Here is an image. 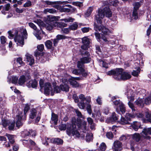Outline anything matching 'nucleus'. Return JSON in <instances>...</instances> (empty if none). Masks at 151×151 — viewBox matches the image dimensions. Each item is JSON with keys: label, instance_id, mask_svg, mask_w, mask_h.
<instances>
[{"label": "nucleus", "instance_id": "obj_27", "mask_svg": "<svg viewBox=\"0 0 151 151\" xmlns=\"http://www.w3.org/2000/svg\"><path fill=\"white\" fill-rule=\"evenodd\" d=\"M37 85V82L36 80H31L27 83V86L29 87H32L33 88L36 87Z\"/></svg>", "mask_w": 151, "mask_h": 151}, {"label": "nucleus", "instance_id": "obj_31", "mask_svg": "<svg viewBox=\"0 0 151 151\" xmlns=\"http://www.w3.org/2000/svg\"><path fill=\"white\" fill-rule=\"evenodd\" d=\"M17 63H14V65H21V66H23L25 65L24 63L22 60V58L20 57H19L17 59Z\"/></svg>", "mask_w": 151, "mask_h": 151}, {"label": "nucleus", "instance_id": "obj_63", "mask_svg": "<svg viewBox=\"0 0 151 151\" xmlns=\"http://www.w3.org/2000/svg\"><path fill=\"white\" fill-rule=\"evenodd\" d=\"M1 42V43L3 44H4L6 42V39L4 36H1L0 37Z\"/></svg>", "mask_w": 151, "mask_h": 151}, {"label": "nucleus", "instance_id": "obj_64", "mask_svg": "<svg viewBox=\"0 0 151 151\" xmlns=\"http://www.w3.org/2000/svg\"><path fill=\"white\" fill-rule=\"evenodd\" d=\"M104 40L105 42L108 41V43L111 44V45H114L115 43V41L113 39V40H110L108 41L106 39H104Z\"/></svg>", "mask_w": 151, "mask_h": 151}, {"label": "nucleus", "instance_id": "obj_47", "mask_svg": "<svg viewBox=\"0 0 151 151\" xmlns=\"http://www.w3.org/2000/svg\"><path fill=\"white\" fill-rule=\"evenodd\" d=\"M2 122L3 126L5 127L8 126L9 124L10 123V121L4 119L2 120Z\"/></svg>", "mask_w": 151, "mask_h": 151}, {"label": "nucleus", "instance_id": "obj_59", "mask_svg": "<svg viewBox=\"0 0 151 151\" xmlns=\"http://www.w3.org/2000/svg\"><path fill=\"white\" fill-rule=\"evenodd\" d=\"M12 83L14 84H17V83L18 78L16 76H13L12 77Z\"/></svg>", "mask_w": 151, "mask_h": 151}, {"label": "nucleus", "instance_id": "obj_37", "mask_svg": "<svg viewBox=\"0 0 151 151\" xmlns=\"http://www.w3.org/2000/svg\"><path fill=\"white\" fill-rule=\"evenodd\" d=\"M106 146L104 142L102 143L99 147V151H105L106 149Z\"/></svg>", "mask_w": 151, "mask_h": 151}, {"label": "nucleus", "instance_id": "obj_56", "mask_svg": "<svg viewBox=\"0 0 151 151\" xmlns=\"http://www.w3.org/2000/svg\"><path fill=\"white\" fill-rule=\"evenodd\" d=\"M151 102V96H150L145 99V103L147 104H149Z\"/></svg>", "mask_w": 151, "mask_h": 151}, {"label": "nucleus", "instance_id": "obj_3", "mask_svg": "<svg viewBox=\"0 0 151 151\" xmlns=\"http://www.w3.org/2000/svg\"><path fill=\"white\" fill-rule=\"evenodd\" d=\"M21 36L18 35V32L16 29L13 30L12 32L9 31L8 32L9 35L8 37L9 38L12 39L15 36L14 40L17 45L22 47L24 44V38L26 39L27 37V33L26 29L23 28L21 29Z\"/></svg>", "mask_w": 151, "mask_h": 151}, {"label": "nucleus", "instance_id": "obj_22", "mask_svg": "<svg viewBox=\"0 0 151 151\" xmlns=\"http://www.w3.org/2000/svg\"><path fill=\"white\" fill-rule=\"evenodd\" d=\"M21 141L22 142L23 145L26 146H34L35 145V142L31 139H28L27 140L25 139L21 140Z\"/></svg>", "mask_w": 151, "mask_h": 151}, {"label": "nucleus", "instance_id": "obj_40", "mask_svg": "<svg viewBox=\"0 0 151 151\" xmlns=\"http://www.w3.org/2000/svg\"><path fill=\"white\" fill-rule=\"evenodd\" d=\"M119 107L120 111L122 113V114H123L126 111V109L123 104V103H121Z\"/></svg>", "mask_w": 151, "mask_h": 151}, {"label": "nucleus", "instance_id": "obj_13", "mask_svg": "<svg viewBox=\"0 0 151 151\" xmlns=\"http://www.w3.org/2000/svg\"><path fill=\"white\" fill-rule=\"evenodd\" d=\"M68 82L67 80L64 79L62 80V83L60 85V88L61 90L68 92L69 91V87L68 84Z\"/></svg>", "mask_w": 151, "mask_h": 151}, {"label": "nucleus", "instance_id": "obj_25", "mask_svg": "<svg viewBox=\"0 0 151 151\" xmlns=\"http://www.w3.org/2000/svg\"><path fill=\"white\" fill-rule=\"evenodd\" d=\"M132 128L135 131H137L140 127L141 124L139 122L134 121L132 123H130Z\"/></svg>", "mask_w": 151, "mask_h": 151}, {"label": "nucleus", "instance_id": "obj_55", "mask_svg": "<svg viewBox=\"0 0 151 151\" xmlns=\"http://www.w3.org/2000/svg\"><path fill=\"white\" fill-rule=\"evenodd\" d=\"M29 26L31 28L34 29L35 31H37V27L36 25L32 22L28 23Z\"/></svg>", "mask_w": 151, "mask_h": 151}, {"label": "nucleus", "instance_id": "obj_41", "mask_svg": "<svg viewBox=\"0 0 151 151\" xmlns=\"http://www.w3.org/2000/svg\"><path fill=\"white\" fill-rule=\"evenodd\" d=\"M52 45V42L50 40L47 41L45 42V45L48 49L51 48Z\"/></svg>", "mask_w": 151, "mask_h": 151}, {"label": "nucleus", "instance_id": "obj_54", "mask_svg": "<svg viewBox=\"0 0 151 151\" xmlns=\"http://www.w3.org/2000/svg\"><path fill=\"white\" fill-rule=\"evenodd\" d=\"M34 22L37 23L39 26H43L44 25V23L40 19L35 20Z\"/></svg>", "mask_w": 151, "mask_h": 151}, {"label": "nucleus", "instance_id": "obj_17", "mask_svg": "<svg viewBox=\"0 0 151 151\" xmlns=\"http://www.w3.org/2000/svg\"><path fill=\"white\" fill-rule=\"evenodd\" d=\"M122 144L118 140L114 142L112 147V149L114 151H119V149L122 147Z\"/></svg>", "mask_w": 151, "mask_h": 151}, {"label": "nucleus", "instance_id": "obj_61", "mask_svg": "<svg viewBox=\"0 0 151 151\" xmlns=\"http://www.w3.org/2000/svg\"><path fill=\"white\" fill-rule=\"evenodd\" d=\"M66 37L61 35H58L56 37V38L58 40H60L61 39H65Z\"/></svg>", "mask_w": 151, "mask_h": 151}, {"label": "nucleus", "instance_id": "obj_51", "mask_svg": "<svg viewBox=\"0 0 151 151\" xmlns=\"http://www.w3.org/2000/svg\"><path fill=\"white\" fill-rule=\"evenodd\" d=\"M32 5L31 2L28 0L24 4L23 6L24 7H29L31 6Z\"/></svg>", "mask_w": 151, "mask_h": 151}, {"label": "nucleus", "instance_id": "obj_20", "mask_svg": "<svg viewBox=\"0 0 151 151\" xmlns=\"http://www.w3.org/2000/svg\"><path fill=\"white\" fill-rule=\"evenodd\" d=\"M27 61L28 65L31 66L33 65L35 63V60L32 56L27 53L25 55Z\"/></svg>", "mask_w": 151, "mask_h": 151}, {"label": "nucleus", "instance_id": "obj_43", "mask_svg": "<svg viewBox=\"0 0 151 151\" xmlns=\"http://www.w3.org/2000/svg\"><path fill=\"white\" fill-rule=\"evenodd\" d=\"M93 134L91 133H87L86 137L87 141L89 142L92 140Z\"/></svg>", "mask_w": 151, "mask_h": 151}, {"label": "nucleus", "instance_id": "obj_6", "mask_svg": "<svg viewBox=\"0 0 151 151\" xmlns=\"http://www.w3.org/2000/svg\"><path fill=\"white\" fill-rule=\"evenodd\" d=\"M29 106L28 104H25L24 109V113H21L16 116V125L19 128L23 124V121L26 119V114L29 109Z\"/></svg>", "mask_w": 151, "mask_h": 151}, {"label": "nucleus", "instance_id": "obj_48", "mask_svg": "<svg viewBox=\"0 0 151 151\" xmlns=\"http://www.w3.org/2000/svg\"><path fill=\"white\" fill-rule=\"evenodd\" d=\"M128 105L129 107L131 109L132 111L134 113V112L136 111L135 107L133 104L131 102V101H129L128 102Z\"/></svg>", "mask_w": 151, "mask_h": 151}, {"label": "nucleus", "instance_id": "obj_29", "mask_svg": "<svg viewBox=\"0 0 151 151\" xmlns=\"http://www.w3.org/2000/svg\"><path fill=\"white\" fill-rule=\"evenodd\" d=\"M67 26V24L62 22H55L54 24V27H55L62 28Z\"/></svg>", "mask_w": 151, "mask_h": 151}, {"label": "nucleus", "instance_id": "obj_10", "mask_svg": "<svg viewBox=\"0 0 151 151\" xmlns=\"http://www.w3.org/2000/svg\"><path fill=\"white\" fill-rule=\"evenodd\" d=\"M94 29L96 31L101 32L104 34L106 35L109 34L110 32L109 30L106 27L101 25L99 26L96 23H94Z\"/></svg>", "mask_w": 151, "mask_h": 151}, {"label": "nucleus", "instance_id": "obj_50", "mask_svg": "<svg viewBox=\"0 0 151 151\" xmlns=\"http://www.w3.org/2000/svg\"><path fill=\"white\" fill-rule=\"evenodd\" d=\"M134 6V10H137L140 6V3L139 2H136L134 3L133 4Z\"/></svg>", "mask_w": 151, "mask_h": 151}, {"label": "nucleus", "instance_id": "obj_32", "mask_svg": "<svg viewBox=\"0 0 151 151\" xmlns=\"http://www.w3.org/2000/svg\"><path fill=\"white\" fill-rule=\"evenodd\" d=\"M119 0H109L108 4L111 6H116L119 3ZM124 1H127L128 0H122Z\"/></svg>", "mask_w": 151, "mask_h": 151}, {"label": "nucleus", "instance_id": "obj_35", "mask_svg": "<svg viewBox=\"0 0 151 151\" xmlns=\"http://www.w3.org/2000/svg\"><path fill=\"white\" fill-rule=\"evenodd\" d=\"M78 23L75 22L69 26V28L70 30H76L78 27Z\"/></svg>", "mask_w": 151, "mask_h": 151}, {"label": "nucleus", "instance_id": "obj_38", "mask_svg": "<svg viewBox=\"0 0 151 151\" xmlns=\"http://www.w3.org/2000/svg\"><path fill=\"white\" fill-rule=\"evenodd\" d=\"M46 29L49 30H52L53 27H54V25L53 24L50 23H46Z\"/></svg>", "mask_w": 151, "mask_h": 151}, {"label": "nucleus", "instance_id": "obj_9", "mask_svg": "<svg viewBox=\"0 0 151 151\" xmlns=\"http://www.w3.org/2000/svg\"><path fill=\"white\" fill-rule=\"evenodd\" d=\"M73 73L77 75H82L83 77H86L88 73L82 67H77L72 70Z\"/></svg>", "mask_w": 151, "mask_h": 151}, {"label": "nucleus", "instance_id": "obj_34", "mask_svg": "<svg viewBox=\"0 0 151 151\" xmlns=\"http://www.w3.org/2000/svg\"><path fill=\"white\" fill-rule=\"evenodd\" d=\"M56 12V10L53 9H45L43 11V13L46 14H47L48 13L53 14Z\"/></svg>", "mask_w": 151, "mask_h": 151}, {"label": "nucleus", "instance_id": "obj_16", "mask_svg": "<svg viewBox=\"0 0 151 151\" xmlns=\"http://www.w3.org/2000/svg\"><path fill=\"white\" fill-rule=\"evenodd\" d=\"M132 139L137 142L139 141H142L144 139V137H143L142 133L141 134L137 133H135L132 135Z\"/></svg>", "mask_w": 151, "mask_h": 151}, {"label": "nucleus", "instance_id": "obj_4", "mask_svg": "<svg viewBox=\"0 0 151 151\" xmlns=\"http://www.w3.org/2000/svg\"><path fill=\"white\" fill-rule=\"evenodd\" d=\"M79 99L81 100L80 102L78 104L79 108L82 109H84L86 106V109L88 113L91 114L92 112L91 106L90 103H91V98L90 97H87L85 98L83 94H81L79 96Z\"/></svg>", "mask_w": 151, "mask_h": 151}, {"label": "nucleus", "instance_id": "obj_42", "mask_svg": "<svg viewBox=\"0 0 151 151\" xmlns=\"http://www.w3.org/2000/svg\"><path fill=\"white\" fill-rule=\"evenodd\" d=\"M93 9V7H89L87 10V12L85 13V15L87 17L89 16L91 14Z\"/></svg>", "mask_w": 151, "mask_h": 151}, {"label": "nucleus", "instance_id": "obj_30", "mask_svg": "<svg viewBox=\"0 0 151 151\" xmlns=\"http://www.w3.org/2000/svg\"><path fill=\"white\" fill-rule=\"evenodd\" d=\"M6 135L8 138L9 142L10 143L13 144L14 143L15 140L14 138L15 136L14 135L6 134Z\"/></svg>", "mask_w": 151, "mask_h": 151}, {"label": "nucleus", "instance_id": "obj_44", "mask_svg": "<svg viewBox=\"0 0 151 151\" xmlns=\"http://www.w3.org/2000/svg\"><path fill=\"white\" fill-rule=\"evenodd\" d=\"M15 125V122H10L8 126L9 129L10 130H13L14 128Z\"/></svg>", "mask_w": 151, "mask_h": 151}, {"label": "nucleus", "instance_id": "obj_5", "mask_svg": "<svg viewBox=\"0 0 151 151\" xmlns=\"http://www.w3.org/2000/svg\"><path fill=\"white\" fill-rule=\"evenodd\" d=\"M112 14V12L108 7H106L103 9L100 8L98 10V14L95 15V19L98 23L101 24L102 22L101 19L105 16L106 17H110L111 16Z\"/></svg>", "mask_w": 151, "mask_h": 151}, {"label": "nucleus", "instance_id": "obj_60", "mask_svg": "<svg viewBox=\"0 0 151 151\" xmlns=\"http://www.w3.org/2000/svg\"><path fill=\"white\" fill-rule=\"evenodd\" d=\"M61 90L60 88L58 86H56L54 87V91L56 93L60 92Z\"/></svg>", "mask_w": 151, "mask_h": 151}, {"label": "nucleus", "instance_id": "obj_18", "mask_svg": "<svg viewBox=\"0 0 151 151\" xmlns=\"http://www.w3.org/2000/svg\"><path fill=\"white\" fill-rule=\"evenodd\" d=\"M45 93V94H49L50 92L52 93V90L51 84L49 83H45L44 86Z\"/></svg>", "mask_w": 151, "mask_h": 151}, {"label": "nucleus", "instance_id": "obj_19", "mask_svg": "<svg viewBox=\"0 0 151 151\" xmlns=\"http://www.w3.org/2000/svg\"><path fill=\"white\" fill-rule=\"evenodd\" d=\"M127 97L131 101H133L134 100V93L132 89H128L126 93Z\"/></svg>", "mask_w": 151, "mask_h": 151}, {"label": "nucleus", "instance_id": "obj_2", "mask_svg": "<svg viewBox=\"0 0 151 151\" xmlns=\"http://www.w3.org/2000/svg\"><path fill=\"white\" fill-rule=\"evenodd\" d=\"M107 73L109 75H112L116 81L126 80L131 77L129 72L124 71L122 68H116L115 70H111Z\"/></svg>", "mask_w": 151, "mask_h": 151}, {"label": "nucleus", "instance_id": "obj_33", "mask_svg": "<svg viewBox=\"0 0 151 151\" xmlns=\"http://www.w3.org/2000/svg\"><path fill=\"white\" fill-rule=\"evenodd\" d=\"M136 70H134L132 73V75L134 76L137 77L140 72V68L138 67L136 69Z\"/></svg>", "mask_w": 151, "mask_h": 151}, {"label": "nucleus", "instance_id": "obj_1", "mask_svg": "<svg viewBox=\"0 0 151 151\" xmlns=\"http://www.w3.org/2000/svg\"><path fill=\"white\" fill-rule=\"evenodd\" d=\"M75 111L78 118L76 120V118H73L72 120V128L67 127L66 132L67 134L69 136H73L75 137H80V134L76 129L77 125L79 129H82V132L85 133L87 131L86 127V122L83 120H81L79 118H83V117L81 113L78 109H75Z\"/></svg>", "mask_w": 151, "mask_h": 151}, {"label": "nucleus", "instance_id": "obj_53", "mask_svg": "<svg viewBox=\"0 0 151 151\" xmlns=\"http://www.w3.org/2000/svg\"><path fill=\"white\" fill-rule=\"evenodd\" d=\"M135 103L137 105L141 106L143 104V100L142 99H138L135 101Z\"/></svg>", "mask_w": 151, "mask_h": 151}, {"label": "nucleus", "instance_id": "obj_7", "mask_svg": "<svg viewBox=\"0 0 151 151\" xmlns=\"http://www.w3.org/2000/svg\"><path fill=\"white\" fill-rule=\"evenodd\" d=\"M135 117V115L129 113H127L125 117H122L120 120L119 121V123L122 125L126 124H130V122L131 121V118H134Z\"/></svg>", "mask_w": 151, "mask_h": 151}, {"label": "nucleus", "instance_id": "obj_23", "mask_svg": "<svg viewBox=\"0 0 151 151\" xmlns=\"http://www.w3.org/2000/svg\"><path fill=\"white\" fill-rule=\"evenodd\" d=\"M35 55L37 59H38V57H39L40 61L42 63L45 62L47 60L45 55H40V53L38 52H35Z\"/></svg>", "mask_w": 151, "mask_h": 151}, {"label": "nucleus", "instance_id": "obj_62", "mask_svg": "<svg viewBox=\"0 0 151 151\" xmlns=\"http://www.w3.org/2000/svg\"><path fill=\"white\" fill-rule=\"evenodd\" d=\"M70 30L69 28V27L68 28H64L62 29L61 31L63 33L66 34H68Z\"/></svg>", "mask_w": 151, "mask_h": 151}, {"label": "nucleus", "instance_id": "obj_39", "mask_svg": "<svg viewBox=\"0 0 151 151\" xmlns=\"http://www.w3.org/2000/svg\"><path fill=\"white\" fill-rule=\"evenodd\" d=\"M83 44L89 45L90 43L89 39L87 37H84L82 39Z\"/></svg>", "mask_w": 151, "mask_h": 151}, {"label": "nucleus", "instance_id": "obj_28", "mask_svg": "<svg viewBox=\"0 0 151 151\" xmlns=\"http://www.w3.org/2000/svg\"><path fill=\"white\" fill-rule=\"evenodd\" d=\"M24 133L26 135L32 137H35L36 134L35 131L32 130H29V131L26 130L24 131Z\"/></svg>", "mask_w": 151, "mask_h": 151}, {"label": "nucleus", "instance_id": "obj_49", "mask_svg": "<svg viewBox=\"0 0 151 151\" xmlns=\"http://www.w3.org/2000/svg\"><path fill=\"white\" fill-rule=\"evenodd\" d=\"M132 16L133 17L135 20H136L138 19V16L137 10H136L135 9L133 10V12Z\"/></svg>", "mask_w": 151, "mask_h": 151}, {"label": "nucleus", "instance_id": "obj_52", "mask_svg": "<svg viewBox=\"0 0 151 151\" xmlns=\"http://www.w3.org/2000/svg\"><path fill=\"white\" fill-rule=\"evenodd\" d=\"M74 20L73 18L71 17H69L68 18L63 19H62V21H64L65 22H73Z\"/></svg>", "mask_w": 151, "mask_h": 151}, {"label": "nucleus", "instance_id": "obj_45", "mask_svg": "<svg viewBox=\"0 0 151 151\" xmlns=\"http://www.w3.org/2000/svg\"><path fill=\"white\" fill-rule=\"evenodd\" d=\"M134 114L135 115V116H137L138 118H141L142 120H144V115L142 113H133V114Z\"/></svg>", "mask_w": 151, "mask_h": 151}, {"label": "nucleus", "instance_id": "obj_46", "mask_svg": "<svg viewBox=\"0 0 151 151\" xmlns=\"http://www.w3.org/2000/svg\"><path fill=\"white\" fill-rule=\"evenodd\" d=\"M51 139L47 137H45V140H43L42 141L43 144L45 145H48V143L51 142L50 141V139Z\"/></svg>", "mask_w": 151, "mask_h": 151}, {"label": "nucleus", "instance_id": "obj_14", "mask_svg": "<svg viewBox=\"0 0 151 151\" xmlns=\"http://www.w3.org/2000/svg\"><path fill=\"white\" fill-rule=\"evenodd\" d=\"M90 57H85L81 58L77 62V66H82L84 64L89 63L91 60Z\"/></svg>", "mask_w": 151, "mask_h": 151}, {"label": "nucleus", "instance_id": "obj_36", "mask_svg": "<svg viewBox=\"0 0 151 151\" xmlns=\"http://www.w3.org/2000/svg\"><path fill=\"white\" fill-rule=\"evenodd\" d=\"M98 62L99 63V65L101 66H106L108 65V63L105 61H104L101 60H98Z\"/></svg>", "mask_w": 151, "mask_h": 151}, {"label": "nucleus", "instance_id": "obj_24", "mask_svg": "<svg viewBox=\"0 0 151 151\" xmlns=\"http://www.w3.org/2000/svg\"><path fill=\"white\" fill-rule=\"evenodd\" d=\"M58 116L54 113L52 112L51 114V123L52 124H54L55 125L57 124L58 121Z\"/></svg>", "mask_w": 151, "mask_h": 151}, {"label": "nucleus", "instance_id": "obj_15", "mask_svg": "<svg viewBox=\"0 0 151 151\" xmlns=\"http://www.w3.org/2000/svg\"><path fill=\"white\" fill-rule=\"evenodd\" d=\"M30 78V76L29 75H26V76L24 75L21 76L19 78L18 81V83L20 85H23L26 81L29 80Z\"/></svg>", "mask_w": 151, "mask_h": 151}, {"label": "nucleus", "instance_id": "obj_11", "mask_svg": "<svg viewBox=\"0 0 151 151\" xmlns=\"http://www.w3.org/2000/svg\"><path fill=\"white\" fill-rule=\"evenodd\" d=\"M141 133L144 139H150V137L149 135H151V127L145 128L143 129Z\"/></svg>", "mask_w": 151, "mask_h": 151}, {"label": "nucleus", "instance_id": "obj_26", "mask_svg": "<svg viewBox=\"0 0 151 151\" xmlns=\"http://www.w3.org/2000/svg\"><path fill=\"white\" fill-rule=\"evenodd\" d=\"M51 143L56 144L58 145H62L63 143V141L59 138H52L50 139Z\"/></svg>", "mask_w": 151, "mask_h": 151}, {"label": "nucleus", "instance_id": "obj_12", "mask_svg": "<svg viewBox=\"0 0 151 151\" xmlns=\"http://www.w3.org/2000/svg\"><path fill=\"white\" fill-rule=\"evenodd\" d=\"M58 17L47 16V17L45 19V21L46 23H51L54 25L55 22L58 20Z\"/></svg>", "mask_w": 151, "mask_h": 151}, {"label": "nucleus", "instance_id": "obj_21", "mask_svg": "<svg viewBox=\"0 0 151 151\" xmlns=\"http://www.w3.org/2000/svg\"><path fill=\"white\" fill-rule=\"evenodd\" d=\"M79 78H72L69 80V82L70 84L74 87H78L80 86L79 84L76 81V80H79Z\"/></svg>", "mask_w": 151, "mask_h": 151}, {"label": "nucleus", "instance_id": "obj_58", "mask_svg": "<svg viewBox=\"0 0 151 151\" xmlns=\"http://www.w3.org/2000/svg\"><path fill=\"white\" fill-rule=\"evenodd\" d=\"M37 48L38 50L40 52H42L44 49V45L43 44H40L38 45Z\"/></svg>", "mask_w": 151, "mask_h": 151}, {"label": "nucleus", "instance_id": "obj_57", "mask_svg": "<svg viewBox=\"0 0 151 151\" xmlns=\"http://www.w3.org/2000/svg\"><path fill=\"white\" fill-rule=\"evenodd\" d=\"M107 137L110 139H112L113 138V135L112 132H107L106 134Z\"/></svg>", "mask_w": 151, "mask_h": 151}, {"label": "nucleus", "instance_id": "obj_8", "mask_svg": "<svg viewBox=\"0 0 151 151\" xmlns=\"http://www.w3.org/2000/svg\"><path fill=\"white\" fill-rule=\"evenodd\" d=\"M37 111L35 108H32L30 110L29 118L32 119L35 118V123H38L40 119V114L39 113L37 114Z\"/></svg>", "mask_w": 151, "mask_h": 151}]
</instances>
